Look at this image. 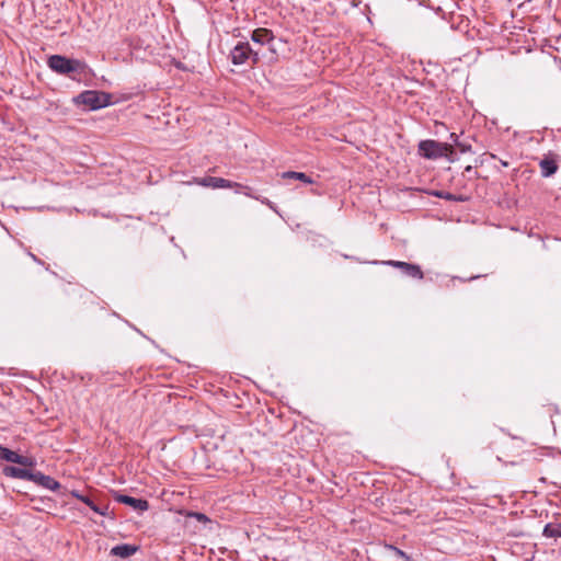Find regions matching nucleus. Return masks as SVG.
Returning a JSON list of instances; mask_svg holds the SVG:
<instances>
[{
	"mask_svg": "<svg viewBox=\"0 0 561 561\" xmlns=\"http://www.w3.org/2000/svg\"><path fill=\"white\" fill-rule=\"evenodd\" d=\"M386 264L391 265L393 267L400 268L405 275L412 277L422 279L423 278V272L419 265L401 262V261H388Z\"/></svg>",
	"mask_w": 561,
	"mask_h": 561,
	"instance_id": "0eeeda50",
	"label": "nucleus"
},
{
	"mask_svg": "<svg viewBox=\"0 0 561 561\" xmlns=\"http://www.w3.org/2000/svg\"><path fill=\"white\" fill-rule=\"evenodd\" d=\"M543 536L548 538L561 537V524H547L543 528Z\"/></svg>",
	"mask_w": 561,
	"mask_h": 561,
	"instance_id": "dca6fc26",
	"label": "nucleus"
},
{
	"mask_svg": "<svg viewBox=\"0 0 561 561\" xmlns=\"http://www.w3.org/2000/svg\"><path fill=\"white\" fill-rule=\"evenodd\" d=\"M114 499L118 503H123L133 507L135 511L144 512L149 507V504L146 500L135 499L125 494H116Z\"/></svg>",
	"mask_w": 561,
	"mask_h": 561,
	"instance_id": "6e6552de",
	"label": "nucleus"
},
{
	"mask_svg": "<svg viewBox=\"0 0 561 561\" xmlns=\"http://www.w3.org/2000/svg\"><path fill=\"white\" fill-rule=\"evenodd\" d=\"M32 482H35L36 484L46 488L51 491H56L60 488V484L58 481H56L54 478L49 476H45L44 473L39 471H35L34 478L32 479Z\"/></svg>",
	"mask_w": 561,
	"mask_h": 561,
	"instance_id": "9d476101",
	"label": "nucleus"
},
{
	"mask_svg": "<svg viewBox=\"0 0 561 561\" xmlns=\"http://www.w3.org/2000/svg\"><path fill=\"white\" fill-rule=\"evenodd\" d=\"M190 516H193V517H195L197 520L203 522V523H205V522H207V520H208L207 516H206V515H204V514H202V513H190Z\"/></svg>",
	"mask_w": 561,
	"mask_h": 561,
	"instance_id": "a211bd4d",
	"label": "nucleus"
},
{
	"mask_svg": "<svg viewBox=\"0 0 561 561\" xmlns=\"http://www.w3.org/2000/svg\"><path fill=\"white\" fill-rule=\"evenodd\" d=\"M457 147L460 148L461 152H467L470 150V146L463 145L461 142L457 144Z\"/></svg>",
	"mask_w": 561,
	"mask_h": 561,
	"instance_id": "6ab92c4d",
	"label": "nucleus"
},
{
	"mask_svg": "<svg viewBox=\"0 0 561 561\" xmlns=\"http://www.w3.org/2000/svg\"><path fill=\"white\" fill-rule=\"evenodd\" d=\"M274 35L271 30L267 28H256L252 32L251 39L254 43L264 45L273 41Z\"/></svg>",
	"mask_w": 561,
	"mask_h": 561,
	"instance_id": "9b49d317",
	"label": "nucleus"
},
{
	"mask_svg": "<svg viewBox=\"0 0 561 561\" xmlns=\"http://www.w3.org/2000/svg\"><path fill=\"white\" fill-rule=\"evenodd\" d=\"M0 459L18 463L24 467H32L34 465V460L32 458L19 455L18 453L2 445H0Z\"/></svg>",
	"mask_w": 561,
	"mask_h": 561,
	"instance_id": "423d86ee",
	"label": "nucleus"
},
{
	"mask_svg": "<svg viewBox=\"0 0 561 561\" xmlns=\"http://www.w3.org/2000/svg\"><path fill=\"white\" fill-rule=\"evenodd\" d=\"M48 67L56 73L68 76L75 79V75H81L85 71L87 65L85 62L67 58L61 55H53L47 60Z\"/></svg>",
	"mask_w": 561,
	"mask_h": 561,
	"instance_id": "f257e3e1",
	"label": "nucleus"
},
{
	"mask_svg": "<svg viewBox=\"0 0 561 561\" xmlns=\"http://www.w3.org/2000/svg\"><path fill=\"white\" fill-rule=\"evenodd\" d=\"M71 495L75 496L76 499L80 500L84 504H87L95 513H98V514H100L102 516L106 515V510H107L106 506L103 507V508L98 506L96 504H94V502L89 496H85V495L81 494L80 492H78L76 490L71 491Z\"/></svg>",
	"mask_w": 561,
	"mask_h": 561,
	"instance_id": "f8f14e48",
	"label": "nucleus"
},
{
	"mask_svg": "<svg viewBox=\"0 0 561 561\" xmlns=\"http://www.w3.org/2000/svg\"><path fill=\"white\" fill-rule=\"evenodd\" d=\"M230 58L236 66L243 65L249 59L256 64L259 61V54L252 50L249 43H239L231 50Z\"/></svg>",
	"mask_w": 561,
	"mask_h": 561,
	"instance_id": "20e7f679",
	"label": "nucleus"
},
{
	"mask_svg": "<svg viewBox=\"0 0 561 561\" xmlns=\"http://www.w3.org/2000/svg\"><path fill=\"white\" fill-rule=\"evenodd\" d=\"M282 176L284 179H295V180H299L306 184H312L313 183V180L307 175L306 173H302V172H295V171H287V172H284L282 174Z\"/></svg>",
	"mask_w": 561,
	"mask_h": 561,
	"instance_id": "2eb2a0df",
	"label": "nucleus"
},
{
	"mask_svg": "<svg viewBox=\"0 0 561 561\" xmlns=\"http://www.w3.org/2000/svg\"><path fill=\"white\" fill-rule=\"evenodd\" d=\"M75 102L84 105L87 108L95 111L107 106L111 103V94L101 91L88 90L81 92Z\"/></svg>",
	"mask_w": 561,
	"mask_h": 561,
	"instance_id": "f03ea898",
	"label": "nucleus"
},
{
	"mask_svg": "<svg viewBox=\"0 0 561 561\" xmlns=\"http://www.w3.org/2000/svg\"><path fill=\"white\" fill-rule=\"evenodd\" d=\"M447 199H453L454 197L450 194H446Z\"/></svg>",
	"mask_w": 561,
	"mask_h": 561,
	"instance_id": "412c9836",
	"label": "nucleus"
},
{
	"mask_svg": "<svg viewBox=\"0 0 561 561\" xmlns=\"http://www.w3.org/2000/svg\"><path fill=\"white\" fill-rule=\"evenodd\" d=\"M3 473L10 478H16V479L32 481V479L34 478L35 471L28 470L26 468H18V467L8 466L3 469Z\"/></svg>",
	"mask_w": 561,
	"mask_h": 561,
	"instance_id": "1a4fd4ad",
	"label": "nucleus"
},
{
	"mask_svg": "<svg viewBox=\"0 0 561 561\" xmlns=\"http://www.w3.org/2000/svg\"><path fill=\"white\" fill-rule=\"evenodd\" d=\"M450 139L455 142L456 146L459 144L458 136L455 133L450 134Z\"/></svg>",
	"mask_w": 561,
	"mask_h": 561,
	"instance_id": "aec40b11",
	"label": "nucleus"
},
{
	"mask_svg": "<svg viewBox=\"0 0 561 561\" xmlns=\"http://www.w3.org/2000/svg\"><path fill=\"white\" fill-rule=\"evenodd\" d=\"M195 182L205 187H211V188H232V187H243L241 184L228 181L222 178H214V176H207L203 179H196Z\"/></svg>",
	"mask_w": 561,
	"mask_h": 561,
	"instance_id": "39448f33",
	"label": "nucleus"
},
{
	"mask_svg": "<svg viewBox=\"0 0 561 561\" xmlns=\"http://www.w3.org/2000/svg\"><path fill=\"white\" fill-rule=\"evenodd\" d=\"M388 548L390 550H392L396 553V556L404 559L405 561H410L411 560V558L404 551H402L401 549H399V548H397L394 546H388Z\"/></svg>",
	"mask_w": 561,
	"mask_h": 561,
	"instance_id": "f3484780",
	"label": "nucleus"
},
{
	"mask_svg": "<svg viewBox=\"0 0 561 561\" xmlns=\"http://www.w3.org/2000/svg\"><path fill=\"white\" fill-rule=\"evenodd\" d=\"M137 551V547L133 545H118L112 548L111 553L116 557L121 558H128L135 554Z\"/></svg>",
	"mask_w": 561,
	"mask_h": 561,
	"instance_id": "ddd939ff",
	"label": "nucleus"
},
{
	"mask_svg": "<svg viewBox=\"0 0 561 561\" xmlns=\"http://www.w3.org/2000/svg\"><path fill=\"white\" fill-rule=\"evenodd\" d=\"M541 174L546 178L553 175L558 170V164L553 159L545 158L539 162Z\"/></svg>",
	"mask_w": 561,
	"mask_h": 561,
	"instance_id": "4468645a",
	"label": "nucleus"
},
{
	"mask_svg": "<svg viewBox=\"0 0 561 561\" xmlns=\"http://www.w3.org/2000/svg\"><path fill=\"white\" fill-rule=\"evenodd\" d=\"M419 150L427 159H437L453 153V146L435 140H423L419 145Z\"/></svg>",
	"mask_w": 561,
	"mask_h": 561,
	"instance_id": "7ed1b4c3",
	"label": "nucleus"
}]
</instances>
